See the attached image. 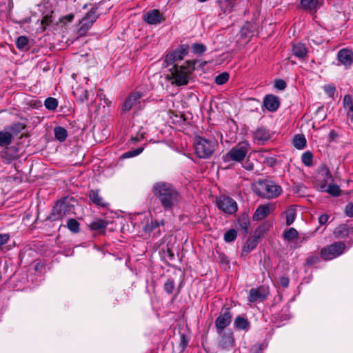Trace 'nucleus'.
<instances>
[{
  "mask_svg": "<svg viewBox=\"0 0 353 353\" xmlns=\"http://www.w3.org/2000/svg\"><path fill=\"white\" fill-rule=\"evenodd\" d=\"M152 191L165 211L172 210L180 201V193L171 183L165 181L155 183Z\"/></svg>",
  "mask_w": 353,
  "mask_h": 353,
  "instance_id": "1",
  "label": "nucleus"
},
{
  "mask_svg": "<svg viewBox=\"0 0 353 353\" xmlns=\"http://www.w3.org/2000/svg\"><path fill=\"white\" fill-rule=\"evenodd\" d=\"M198 63V61L192 60L187 61L184 65L180 66L174 64L170 68V74H167L166 79L168 81H172V84H175L176 86L185 85L191 79V74L196 69Z\"/></svg>",
  "mask_w": 353,
  "mask_h": 353,
  "instance_id": "2",
  "label": "nucleus"
},
{
  "mask_svg": "<svg viewBox=\"0 0 353 353\" xmlns=\"http://www.w3.org/2000/svg\"><path fill=\"white\" fill-rule=\"evenodd\" d=\"M74 208V205L70 203L68 198L65 197L55 203L52 212L47 217V219L50 221H55L59 219H62L67 214L73 211Z\"/></svg>",
  "mask_w": 353,
  "mask_h": 353,
  "instance_id": "3",
  "label": "nucleus"
},
{
  "mask_svg": "<svg viewBox=\"0 0 353 353\" xmlns=\"http://www.w3.org/2000/svg\"><path fill=\"white\" fill-rule=\"evenodd\" d=\"M216 142L214 140H209L197 136L194 139L195 152L198 157L208 159L215 150Z\"/></svg>",
  "mask_w": 353,
  "mask_h": 353,
  "instance_id": "4",
  "label": "nucleus"
},
{
  "mask_svg": "<svg viewBox=\"0 0 353 353\" xmlns=\"http://www.w3.org/2000/svg\"><path fill=\"white\" fill-rule=\"evenodd\" d=\"M248 147L249 144L246 142L238 144L223 156V160L224 162H230V161L241 162L245 159L248 152Z\"/></svg>",
  "mask_w": 353,
  "mask_h": 353,
  "instance_id": "5",
  "label": "nucleus"
},
{
  "mask_svg": "<svg viewBox=\"0 0 353 353\" xmlns=\"http://www.w3.org/2000/svg\"><path fill=\"white\" fill-rule=\"evenodd\" d=\"M259 184L261 190L259 192V195L263 198H275L281 194L282 190L281 186L271 181L261 182Z\"/></svg>",
  "mask_w": 353,
  "mask_h": 353,
  "instance_id": "6",
  "label": "nucleus"
},
{
  "mask_svg": "<svg viewBox=\"0 0 353 353\" xmlns=\"http://www.w3.org/2000/svg\"><path fill=\"white\" fill-rule=\"evenodd\" d=\"M345 249L343 242H335L330 245L323 248L321 250V257L325 260H330L339 256Z\"/></svg>",
  "mask_w": 353,
  "mask_h": 353,
  "instance_id": "7",
  "label": "nucleus"
},
{
  "mask_svg": "<svg viewBox=\"0 0 353 353\" xmlns=\"http://www.w3.org/2000/svg\"><path fill=\"white\" fill-rule=\"evenodd\" d=\"M219 209L227 214H234L237 211L238 207L236 201L230 196H221L216 201Z\"/></svg>",
  "mask_w": 353,
  "mask_h": 353,
  "instance_id": "8",
  "label": "nucleus"
},
{
  "mask_svg": "<svg viewBox=\"0 0 353 353\" xmlns=\"http://www.w3.org/2000/svg\"><path fill=\"white\" fill-rule=\"evenodd\" d=\"M232 315L230 313V308L226 307L223 309L220 315L215 321V325L218 334H221L224 331L232 321Z\"/></svg>",
  "mask_w": 353,
  "mask_h": 353,
  "instance_id": "9",
  "label": "nucleus"
},
{
  "mask_svg": "<svg viewBox=\"0 0 353 353\" xmlns=\"http://www.w3.org/2000/svg\"><path fill=\"white\" fill-rule=\"evenodd\" d=\"M188 50L189 46L188 45H182L179 49L168 53L165 59L166 66L174 64L178 60H182L184 56L188 53Z\"/></svg>",
  "mask_w": 353,
  "mask_h": 353,
  "instance_id": "10",
  "label": "nucleus"
},
{
  "mask_svg": "<svg viewBox=\"0 0 353 353\" xmlns=\"http://www.w3.org/2000/svg\"><path fill=\"white\" fill-rule=\"evenodd\" d=\"M219 347L222 350H228L234 346V333L232 330L223 331L222 333L219 334Z\"/></svg>",
  "mask_w": 353,
  "mask_h": 353,
  "instance_id": "11",
  "label": "nucleus"
},
{
  "mask_svg": "<svg viewBox=\"0 0 353 353\" xmlns=\"http://www.w3.org/2000/svg\"><path fill=\"white\" fill-rule=\"evenodd\" d=\"M268 294V288L263 285L260 286L258 288H252L250 290L248 300L252 303L263 301L267 299Z\"/></svg>",
  "mask_w": 353,
  "mask_h": 353,
  "instance_id": "12",
  "label": "nucleus"
},
{
  "mask_svg": "<svg viewBox=\"0 0 353 353\" xmlns=\"http://www.w3.org/2000/svg\"><path fill=\"white\" fill-rule=\"evenodd\" d=\"M144 21L151 25H156L163 22L165 19L159 10L154 9L148 11L143 16Z\"/></svg>",
  "mask_w": 353,
  "mask_h": 353,
  "instance_id": "13",
  "label": "nucleus"
},
{
  "mask_svg": "<svg viewBox=\"0 0 353 353\" xmlns=\"http://www.w3.org/2000/svg\"><path fill=\"white\" fill-rule=\"evenodd\" d=\"M263 103L264 107L270 112H275L280 105L279 97L273 94L266 95Z\"/></svg>",
  "mask_w": 353,
  "mask_h": 353,
  "instance_id": "14",
  "label": "nucleus"
},
{
  "mask_svg": "<svg viewBox=\"0 0 353 353\" xmlns=\"http://www.w3.org/2000/svg\"><path fill=\"white\" fill-rule=\"evenodd\" d=\"M142 97V94L138 92H132L128 97L125 99L123 104L122 110L123 112L130 111L137 103H139V99Z\"/></svg>",
  "mask_w": 353,
  "mask_h": 353,
  "instance_id": "15",
  "label": "nucleus"
},
{
  "mask_svg": "<svg viewBox=\"0 0 353 353\" xmlns=\"http://www.w3.org/2000/svg\"><path fill=\"white\" fill-rule=\"evenodd\" d=\"M164 221L161 220L160 222L157 221H151L150 223H147L145 225L144 230L145 232H154L155 236H159L164 230Z\"/></svg>",
  "mask_w": 353,
  "mask_h": 353,
  "instance_id": "16",
  "label": "nucleus"
},
{
  "mask_svg": "<svg viewBox=\"0 0 353 353\" xmlns=\"http://www.w3.org/2000/svg\"><path fill=\"white\" fill-rule=\"evenodd\" d=\"M108 222L101 219H95L88 227L91 231H96L99 234H105Z\"/></svg>",
  "mask_w": 353,
  "mask_h": 353,
  "instance_id": "17",
  "label": "nucleus"
},
{
  "mask_svg": "<svg viewBox=\"0 0 353 353\" xmlns=\"http://www.w3.org/2000/svg\"><path fill=\"white\" fill-rule=\"evenodd\" d=\"M339 61L345 65H350L353 61V52L347 49H342L338 53Z\"/></svg>",
  "mask_w": 353,
  "mask_h": 353,
  "instance_id": "18",
  "label": "nucleus"
},
{
  "mask_svg": "<svg viewBox=\"0 0 353 353\" xmlns=\"http://www.w3.org/2000/svg\"><path fill=\"white\" fill-rule=\"evenodd\" d=\"M292 52L296 57L303 59L307 57V49L303 43H294L292 46Z\"/></svg>",
  "mask_w": 353,
  "mask_h": 353,
  "instance_id": "19",
  "label": "nucleus"
},
{
  "mask_svg": "<svg viewBox=\"0 0 353 353\" xmlns=\"http://www.w3.org/2000/svg\"><path fill=\"white\" fill-rule=\"evenodd\" d=\"M88 196L93 203L102 208H106L108 203H105L103 199L99 195V190H91L89 191Z\"/></svg>",
  "mask_w": 353,
  "mask_h": 353,
  "instance_id": "20",
  "label": "nucleus"
},
{
  "mask_svg": "<svg viewBox=\"0 0 353 353\" xmlns=\"http://www.w3.org/2000/svg\"><path fill=\"white\" fill-rule=\"evenodd\" d=\"M270 212V206L268 205H261L256 210L253 214L254 221H260L266 217Z\"/></svg>",
  "mask_w": 353,
  "mask_h": 353,
  "instance_id": "21",
  "label": "nucleus"
},
{
  "mask_svg": "<svg viewBox=\"0 0 353 353\" xmlns=\"http://www.w3.org/2000/svg\"><path fill=\"white\" fill-rule=\"evenodd\" d=\"M260 238L259 235H254L252 238H250L247 240L245 245L242 249V255H247L252 250H254L258 244V239Z\"/></svg>",
  "mask_w": 353,
  "mask_h": 353,
  "instance_id": "22",
  "label": "nucleus"
},
{
  "mask_svg": "<svg viewBox=\"0 0 353 353\" xmlns=\"http://www.w3.org/2000/svg\"><path fill=\"white\" fill-rule=\"evenodd\" d=\"M254 138L263 144L270 139V134L265 128H259L254 132Z\"/></svg>",
  "mask_w": 353,
  "mask_h": 353,
  "instance_id": "23",
  "label": "nucleus"
},
{
  "mask_svg": "<svg viewBox=\"0 0 353 353\" xmlns=\"http://www.w3.org/2000/svg\"><path fill=\"white\" fill-rule=\"evenodd\" d=\"M234 325L239 330H248L250 323L246 318L239 315L234 319Z\"/></svg>",
  "mask_w": 353,
  "mask_h": 353,
  "instance_id": "24",
  "label": "nucleus"
},
{
  "mask_svg": "<svg viewBox=\"0 0 353 353\" xmlns=\"http://www.w3.org/2000/svg\"><path fill=\"white\" fill-rule=\"evenodd\" d=\"M350 228L347 224L339 225L335 228L334 234L337 238H344L348 236Z\"/></svg>",
  "mask_w": 353,
  "mask_h": 353,
  "instance_id": "25",
  "label": "nucleus"
},
{
  "mask_svg": "<svg viewBox=\"0 0 353 353\" xmlns=\"http://www.w3.org/2000/svg\"><path fill=\"white\" fill-rule=\"evenodd\" d=\"M344 108L348 109L347 117L353 121V99L350 94L345 95L343 98Z\"/></svg>",
  "mask_w": 353,
  "mask_h": 353,
  "instance_id": "26",
  "label": "nucleus"
},
{
  "mask_svg": "<svg viewBox=\"0 0 353 353\" xmlns=\"http://www.w3.org/2000/svg\"><path fill=\"white\" fill-rule=\"evenodd\" d=\"M238 223L240 228L244 231L245 234H247L248 233V228L250 225L248 214L247 213H243L241 214L238 219Z\"/></svg>",
  "mask_w": 353,
  "mask_h": 353,
  "instance_id": "27",
  "label": "nucleus"
},
{
  "mask_svg": "<svg viewBox=\"0 0 353 353\" xmlns=\"http://www.w3.org/2000/svg\"><path fill=\"white\" fill-rule=\"evenodd\" d=\"M97 8H92L82 18L83 21L89 23L90 26H92L93 23L99 17V14L97 13Z\"/></svg>",
  "mask_w": 353,
  "mask_h": 353,
  "instance_id": "28",
  "label": "nucleus"
},
{
  "mask_svg": "<svg viewBox=\"0 0 353 353\" xmlns=\"http://www.w3.org/2000/svg\"><path fill=\"white\" fill-rule=\"evenodd\" d=\"M12 134L10 132L0 131V146L6 147L12 143Z\"/></svg>",
  "mask_w": 353,
  "mask_h": 353,
  "instance_id": "29",
  "label": "nucleus"
},
{
  "mask_svg": "<svg viewBox=\"0 0 353 353\" xmlns=\"http://www.w3.org/2000/svg\"><path fill=\"white\" fill-rule=\"evenodd\" d=\"M54 133L55 138L60 142L64 141L68 137L67 130L61 126L55 127L54 129Z\"/></svg>",
  "mask_w": 353,
  "mask_h": 353,
  "instance_id": "30",
  "label": "nucleus"
},
{
  "mask_svg": "<svg viewBox=\"0 0 353 353\" xmlns=\"http://www.w3.org/2000/svg\"><path fill=\"white\" fill-rule=\"evenodd\" d=\"M293 145L299 150L304 148L306 145V139L305 137L303 134L295 135L293 139Z\"/></svg>",
  "mask_w": 353,
  "mask_h": 353,
  "instance_id": "31",
  "label": "nucleus"
},
{
  "mask_svg": "<svg viewBox=\"0 0 353 353\" xmlns=\"http://www.w3.org/2000/svg\"><path fill=\"white\" fill-rule=\"evenodd\" d=\"M29 39L26 36H20L17 39L16 46L20 50H28Z\"/></svg>",
  "mask_w": 353,
  "mask_h": 353,
  "instance_id": "32",
  "label": "nucleus"
},
{
  "mask_svg": "<svg viewBox=\"0 0 353 353\" xmlns=\"http://www.w3.org/2000/svg\"><path fill=\"white\" fill-rule=\"evenodd\" d=\"M318 0H301V6L310 11H316L318 6Z\"/></svg>",
  "mask_w": 353,
  "mask_h": 353,
  "instance_id": "33",
  "label": "nucleus"
},
{
  "mask_svg": "<svg viewBox=\"0 0 353 353\" xmlns=\"http://www.w3.org/2000/svg\"><path fill=\"white\" fill-rule=\"evenodd\" d=\"M66 226L72 233L77 234L80 231V224L75 219H69Z\"/></svg>",
  "mask_w": 353,
  "mask_h": 353,
  "instance_id": "34",
  "label": "nucleus"
},
{
  "mask_svg": "<svg viewBox=\"0 0 353 353\" xmlns=\"http://www.w3.org/2000/svg\"><path fill=\"white\" fill-rule=\"evenodd\" d=\"M26 128V125L23 124L21 123H15L9 127V130H10V133L12 134V137L17 136L19 134L23 129Z\"/></svg>",
  "mask_w": 353,
  "mask_h": 353,
  "instance_id": "35",
  "label": "nucleus"
},
{
  "mask_svg": "<svg viewBox=\"0 0 353 353\" xmlns=\"http://www.w3.org/2000/svg\"><path fill=\"white\" fill-rule=\"evenodd\" d=\"M325 192L334 197L340 196L341 193L340 187L335 184L329 185Z\"/></svg>",
  "mask_w": 353,
  "mask_h": 353,
  "instance_id": "36",
  "label": "nucleus"
},
{
  "mask_svg": "<svg viewBox=\"0 0 353 353\" xmlns=\"http://www.w3.org/2000/svg\"><path fill=\"white\" fill-rule=\"evenodd\" d=\"M298 237V232L294 228H290L283 233V238L288 241H291Z\"/></svg>",
  "mask_w": 353,
  "mask_h": 353,
  "instance_id": "37",
  "label": "nucleus"
},
{
  "mask_svg": "<svg viewBox=\"0 0 353 353\" xmlns=\"http://www.w3.org/2000/svg\"><path fill=\"white\" fill-rule=\"evenodd\" d=\"M46 108L49 110H54L58 106V101L53 97H48L44 102Z\"/></svg>",
  "mask_w": 353,
  "mask_h": 353,
  "instance_id": "38",
  "label": "nucleus"
},
{
  "mask_svg": "<svg viewBox=\"0 0 353 353\" xmlns=\"http://www.w3.org/2000/svg\"><path fill=\"white\" fill-rule=\"evenodd\" d=\"M302 162L306 166H311L313 163V154L311 152L307 151L302 155Z\"/></svg>",
  "mask_w": 353,
  "mask_h": 353,
  "instance_id": "39",
  "label": "nucleus"
},
{
  "mask_svg": "<svg viewBox=\"0 0 353 353\" xmlns=\"http://www.w3.org/2000/svg\"><path fill=\"white\" fill-rule=\"evenodd\" d=\"M90 27L91 26H89V23H87V22L81 19L79 22L78 34L81 37L85 35Z\"/></svg>",
  "mask_w": 353,
  "mask_h": 353,
  "instance_id": "40",
  "label": "nucleus"
},
{
  "mask_svg": "<svg viewBox=\"0 0 353 353\" xmlns=\"http://www.w3.org/2000/svg\"><path fill=\"white\" fill-rule=\"evenodd\" d=\"M286 214V225H290L292 224L296 216V210L294 208H289L285 212Z\"/></svg>",
  "mask_w": 353,
  "mask_h": 353,
  "instance_id": "41",
  "label": "nucleus"
},
{
  "mask_svg": "<svg viewBox=\"0 0 353 353\" xmlns=\"http://www.w3.org/2000/svg\"><path fill=\"white\" fill-rule=\"evenodd\" d=\"M236 231L234 229H230L225 233L224 240L228 243H230L236 239Z\"/></svg>",
  "mask_w": 353,
  "mask_h": 353,
  "instance_id": "42",
  "label": "nucleus"
},
{
  "mask_svg": "<svg viewBox=\"0 0 353 353\" xmlns=\"http://www.w3.org/2000/svg\"><path fill=\"white\" fill-rule=\"evenodd\" d=\"M229 79V74L228 72H223L215 78V83L218 85H223Z\"/></svg>",
  "mask_w": 353,
  "mask_h": 353,
  "instance_id": "43",
  "label": "nucleus"
},
{
  "mask_svg": "<svg viewBox=\"0 0 353 353\" xmlns=\"http://www.w3.org/2000/svg\"><path fill=\"white\" fill-rule=\"evenodd\" d=\"M193 53L201 54L206 50V47L202 43H194L192 46Z\"/></svg>",
  "mask_w": 353,
  "mask_h": 353,
  "instance_id": "44",
  "label": "nucleus"
},
{
  "mask_svg": "<svg viewBox=\"0 0 353 353\" xmlns=\"http://www.w3.org/2000/svg\"><path fill=\"white\" fill-rule=\"evenodd\" d=\"M143 150V147H141V148H138L135 150H130L125 153H124L123 155H122V157L123 158H130V157H134V156H137L139 154H141Z\"/></svg>",
  "mask_w": 353,
  "mask_h": 353,
  "instance_id": "45",
  "label": "nucleus"
},
{
  "mask_svg": "<svg viewBox=\"0 0 353 353\" xmlns=\"http://www.w3.org/2000/svg\"><path fill=\"white\" fill-rule=\"evenodd\" d=\"M174 289V281L171 279H168L164 284V290L165 291L170 294L173 292Z\"/></svg>",
  "mask_w": 353,
  "mask_h": 353,
  "instance_id": "46",
  "label": "nucleus"
},
{
  "mask_svg": "<svg viewBox=\"0 0 353 353\" xmlns=\"http://www.w3.org/2000/svg\"><path fill=\"white\" fill-rule=\"evenodd\" d=\"M235 0H218L221 6H225V10H231Z\"/></svg>",
  "mask_w": 353,
  "mask_h": 353,
  "instance_id": "47",
  "label": "nucleus"
},
{
  "mask_svg": "<svg viewBox=\"0 0 353 353\" xmlns=\"http://www.w3.org/2000/svg\"><path fill=\"white\" fill-rule=\"evenodd\" d=\"M319 261V258L317 255L316 254H313V255H311L307 259H306V265H314L316 263H317Z\"/></svg>",
  "mask_w": 353,
  "mask_h": 353,
  "instance_id": "48",
  "label": "nucleus"
},
{
  "mask_svg": "<svg viewBox=\"0 0 353 353\" xmlns=\"http://www.w3.org/2000/svg\"><path fill=\"white\" fill-rule=\"evenodd\" d=\"M163 257L167 258L170 261L174 259V252L167 245L166 250H163Z\"/></svg>",
  "mask_w": 353,
  "mask_h": 353,
  "instance_id": "49",
  "label": "nucleus"
},
{
  "mask_svg": "<svg viewBox=\"0 0 353 353\" xmlns=\"http://www.w3.org/2000/svg\"><path fill=\"white\" fill-rule=\"evenodd\" d=\"M286 83L283 79H276L274 81V87L279 90H284L286 88Z\"/></svg>",
  "mask_w": 353,
  "mask_h": 353,
  "instance_id": "50",
  "label": "nucleus"
},
{
  "mask_svg": "<svg viewBox=\"0 0 353 353\" xmlns=\"http://www.w3.org/2000/svg\"><path fill=\"white\" fill-rule=\"evenodd\" d=\"M322 170L325 171V178L324 179V182L326 183L328 179H331L332 181H334V179L330 173V171L327 165H323L322 167Z\"/></svg>",
  "mask_w": 353,
  "mask_h": 353,
  "instance_id": "51",
  "label": "nucleus"
},
{
  "mask_svg": "<svg viewBox=\"0 0 353 353\" xmlns=\"http://www.w3.org/2000/svg\"><path fill=\"white\" fill-rule=\"evenodd\" d=\"M345 214L348 217H353V203H349L345 209Z\"/></svg>",
  "mask_w": 353,
  "mask_h": 353,
  "instance_id": "52",
  "label": "nucleus"
},
{
  "mask_svg": "<svg viewBox=\"0 0 353 353\" xmlns=\"http://www.w3.org/2000/svg\"><path fill=\"white\" fill-rule=\"evenodd\" d=\"M325 92L330 96L333 97L336 91V88L332 85H327L324 87Z\"/></svg>",
  "mask_w": 353,
  "mask_h": 353,
  "instance_id": "53",
  "label": "nucleus"
},
{
  "mask_svg": "<svg viewBox=\"0 0 353 353\" xmlns=\"http://www.w3.org/2000/svg\"><path fill=\"white\" fill-rule=\"evenodd\" d=\"M74 19V14L70 13L68 15H65L61 17L59 21L61 23H63L64 25H66L67 23L71 22Z\"/></svg>",
  "mask_w": 353,
  "mask_h": 353,
  "instance_id": "54",
  "label": "nucleus"
},
{
  "mask_svg": "<svg viewBox=\"0 0 353 353\" xmlns=\"http://www.w3.org/2000/svg\"><path fill=\"white\" fill-rule=\"evenodd\" d=\"M52 16L51 15H46L43 17L41 20V25L43 26V30H45L46 26H49L52 23Z\"/></svg>",
  "mask_w": 353,
  "mask_h": 353,
  "instance_id": "55",
  "label": "nucleus"
},
{
  "mask_svg": "<svg viewBox=\"0 0 353 353\" xmlns=\"http://www.w3.org/2000/svg\"><path fill=\"white\" fill-rule=\"evenodd\" d=\"M188 339L187 336L182 334H181V341H180V346L181 347V350L183 351L188 345Z\"/></svg>",
  "mask_w": 353,
  "mask_h": 353,
  "instance_id": "56",
  "label": "nucleus"
},
{
  "mask_svg": "<svg viewBox=\"0 0 353 353\" xmlns=\"http://www.w3.org/2000/svg\"><path fill=\"white\" fill-rule=\"evenodd\" d=\"M9 240V235L6 234H0V250L3 245L6 244Z\"/></svg>",
  "mask_w": 353,
  "mask_h": 353,
  "instance_id": "57",
  "label": "nucleus"
},
{
  "mask_svg": "<svg viewBox=\"0 0 353 353\" xmlns=\"http://www.w3.org/2000/svg\"><path fill=\"white\" fill-rule=\"evenodd\" d=\"M264 163L269 167H273L276 164V160L274 157H268L265 159Z\"/></svg>",
  "mask_w": 353,
  "mask_h": 353,
  "instance_id": "58",
  "label": "nucleus"
},
{
  "mask_svg": "<svg viewBox=\"0 0 353 353\" xmlns=\"http://www.w3.org/2000/svg\"><path fill=\"white\" fill-rule=\"evenodd\" d=\"M280 285L283 288H287L289 285V279L285 276H282L279 279Z\"/></svg>",
  "mask_w": 353,
  "mask_h": 353,
  "instance_id": "59",
  "label": "nucleus"
},
{
  "mask_svg": "<svg viewBox=\"0 0 353 353\" xmlns=\"http://www.w3.org/2000/svg\"><path fill=\"white\" fill-rule=\"evenodd\" d=\"M329 219V216L326 214H321L319 217V223L320 225H324L327 223V220Z\"/></svg>",
  "mask_w": 353,
  "mask_h": 353,
  "instance_id": "60",
  "label": "nucleus"
},
{
  "mask_svg": "<svg viewBox=\"0 0 353 353\" xmlns=\"http://www.w3.org/2000/svg\"><path fill=\"white\" fill-rule=\"evenodd\" d=\"M268 230V226L266 225H263L259 226L257 230H256V233H259L257 235H262L264 232H265Z\"/></svg>",
  "mask_w": 353,
  "mask_h": 353,
  "instance_id": "61",
  "label": "nucleus"
},
{
  "mask_svg": "<svg viewBox=\"0 0 353 353\" xmlns=\"http://www.w3.org/2000/svg\"><path fill=\"white\" fill-rule=\"evenodd\" d=\"M255 347L256 350L254 353H261L265 348V345L263 344H260L259 345L255 346Z\"/></svg>",
  "mask_w": 353,
  "mask_h": 353,
  "instance_id": "62",
  "label": "nucleus"
},
{
  "mask_svg": "<svg viewBox=\"0 0 353 353\" xmlns=\"http://www.w3.org/2000/svg\"><path fill=\"white\" fill-rule=\"evenodd\" d=\"M338 134L334 130H331L329 133V137L331 140H334L336 137H337Z\"/></svg>",
  "mask_w": 353,
  "mask_h": 353,
  "instance_id": "63",
  "label": "nucleus"
},
{
  "mask_svg": "<svg viewBox=\"0 0 353 353\" xmlns=\"http://www.w3.org/2000/svg\"><path fill=\"white\" fill-rule=\"evenodd\" d=\"M247 170H252L254 165L252 163H250L248 162L246 163V165L243 166Z\"/></svg>",
  "mask_w": 353,
  "mask_h": 353,
  "instance_id": "64",
  "label": "nucleus"
}]
</instances>
